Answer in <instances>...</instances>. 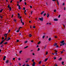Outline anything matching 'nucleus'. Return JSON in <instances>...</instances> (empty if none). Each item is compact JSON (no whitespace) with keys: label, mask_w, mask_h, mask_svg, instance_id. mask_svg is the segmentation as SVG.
<instances>
[{"label":"nucleus","mask_w":66,"mask_h":66,"mask_svg":"<svg viewBox=\"0 0 66 66\" xmlns=\"http://www.w3.org/2000/svg\"><path fill=\"white\" fill-rule=\"evenodd\" d=\"M64 42H65V40H63L60 42L62 44V45L63 46H64V45H65V43H64Z\"/></svg>","instance_id":"1"},{"label":"nucleus","mask_w":66,"mask_h":66,"mask_svg":"<svg viewBox=\"0 0 66 66\" xmlns=\"http://www.w3.org/2000/svg\"><path fill=\"white\" fill-rule=\"evenodd\" d=\"M39 19L41 21H43V18L42 17L41 18H39Z\"/></svg>","instance_id":"2"},{"label":"nucleus","mask_w":66,"mask_h":66,"mask_svg":"<svg viewBox=\"0 0 66 66\" xmlns=\"http://www.w3.org/2000/svg\"><path fill=\"white\" fill-rule=\"evenodd\" d=\"M4 42V40H2V41L1 42L0 44H1H1H2V43H3V42Z\"/></svg>","instance_id":"3"},{"label":"nucleus","mask_w":66,"mask_h":66,"mask_svg":"<svg viewBox=\"0 0 66 66\" xmlns=\"http://www.w3.org/2000/svg\"><path fill=\"white\" fill-rule=\"evenodd\" d=\"M9 60H7L6 61L5 63H6V64H7L8 63H9Z\"/></svg>","instance_id":"4"},{"label":"nucleus","mask_w":66,"mask_h":66,"mask_svg":"<svg viewBox=\"0 0 66 66\" xmlns=\"http://www.w3.org/2000/svg\"><path fill=\"white\" fill-rule=\"evenodd\" d=\"M5 58H6V56H4L3 59V60H4V61L5 60Z\"/></svg>","instance_id":"5"},{"label":"nucleus","mask_w":66,"mask_h":66,"mask_svg":"<svg viewBox=\"0 0 66 66\" xmlns=\"http://www.w3.org/2000/svg\"><path fill=\"white\" fill-rule=\"evenodd\" d=\"M22 19H21V23H22L23 25H24V23H23V22H22Z\"/></svg>","instance_id":"6"},{"label":"nucleus","mask_w":66,"mask_h":66,"mask_svg":"<svg viewBox=\"0 0 66 66\" xmlns=\"http://www.w3.org/2000/svg\"><path fill=\"white\" fill-rule=\"evenodd\" d=\"M35 62H34L32 64V66H35Z\"/></svg>","instance_id":"7"},{"label":"nucleus","mask_w":66,"mask_h":66,"mask_svg":"<svg viewBox=\"0 0 66 66\" xmlns=\"http://www.w3.org/2000/svg\"><path fill=\"white\" fill-rule=\"evenodd\" d=\"M48 58H47L46 59H45V60H44V62H46V61H47V60H48Z\"/></svg>","instance_id":"8"},{"label":"nucleus","mask_w":66,"mask_h":66,"mask_svg":"<svg viewBox=\"0 0 66 66\" xmlns=\"http://www.w3.org/2000/svg\"><path fill=\"white\" fill-rule=\"evenodd\" d=\"M54 21H57L58 20V19H54Z\"/></svg>","instance_id":"9"},{"label":"nucleus","mask_w":66,"mask_h":66,"mask_svg":"<svg viewBox=\"0 0 66 66\" xmlns=\"http://www.w3.org/2000/svg\"><path fill=\"white\" fill-rule=\"evenodd\" d=\"M10 39H11V38H8V39H7L6 40L7 41H8V40H10Z\"/></svg>","instance_id":"10"},{"label":"nucleus","mask_w":66,"mask_h":66,"mask_svg":"<svg viewBox=\"0 0 66 66\" xmlns=\"http://www.w3.org/2000/svg\"><path fill=\"white\" fill-rule=\"evenodd\" d=\"M20 30V29L19 28L18 30L16 31V32H19Z\"/></svg>","instance_id":"11"},{"label":"nucleus","mask_w":66,"mask_h":66,"mask_svg":"<svg viewBox=\"0 0 66 66\" xmlns=\"http://www.w3.org/2000/svg\"><path fill=\"white\" fill-rule=\"evenodd\" d=\"M29 37H31L32 36V35H31V34H29Z\"/></svg>","instance_id":"12"},{"label":"nucleus","mask_w":66,"mask_h":66,"mask_svg":"<svg viewBox=\"0 0 66 66\" xmlns=\"http://www.w3.org/2000/svg\"><path fill=\"white\" fill-rule=\"evenodd\" d=\"M62 57H61L60 58H59V61H61L62 60Z\"/></svg>","instance_id":"13"},{"label":"nucleus","mask_w":66,"mask_h":66,"mask_svg":"<svg viewBox=\"0 0 66 66\" xmlns=\"http://www.w3.org/2000/svg\"><path fill=\"white\" fill-rule=\"evenodd\" d=\"M45 12V11H43L41 13V14L42 15L43 14V13H44V12Z\"/></svg>","instance_id":"14"},{"label":"nucleus","mask_w":66,"mask_h":66,"mask_svg":"<svg viewBox=\"0 0 66 66\" xmlns=\"http://www.w3.org/2000/svg\"><path fill=\"white\" fill-rule=\"evenodd\" d=\"M9 11H11V10H12V8L11 7H10L9 8Z\"/></svg>","instance_id":"15"},{"label":"nucleus","mask_w":66,"mask_h":66,"mask_svg":"<svg viewBox=\"0 0 66 66\" xmlns=\"http://www.w3.org/2000/svg\"><path fill=\"white\" fill-rule=\"evenodd\" d=\"M47 18H48L49 17V14L47 13Z\"/></svg>","instance_id":"16"},{"label":"nucleus","mask_w":66,"mask_h":66,"mask_svg":"<svg viewBox=\"0 0 66 66\" xmlns=\"http://www.w3.org/2000/svg\"><path fill=\"white\" fill-rule=\"evenodd\" d=\"M56 1L57 2V3L58 5H59V3L58 2V0H56Z\"/></svg>","instance_id":"17"},{"label":"nucleus","mask_w":66,"mask_h":66,"mask_svg":"<svg viewBox=\"0 0 66 66\" xmlns=\"http://www.w3.org/2000/svg\"><path fill=\"white\" fill-rule=\"evenodd\" d=\"M54 46H56L57 45V43H56L55 44H54Z\"/></svg>","instance_id":"18"},{"label":"nucleus","mask_w":66,"mask_h":66,"mask_svg":"<svg viewBox=\"0 0 66 66\" xmlns=\"http://www.w3.org/2000/svg\"><path fill=\"white\" fill-rule=\"evenodd\" d=\"M18 17L19 18V17H20V15H20V14L18 13Z\"/></svg>","instance_id":"19"},{"label":"nucleus","mask_w":66,"mask_h":66,"mask_svg":"<svg viewBox=\"0 0 66 66\" xmlns=\"http://www.w3.org/2000/svg\"><path fill=\"white\" fill-rule=\"evenodd\" d=\"M20 9H21V7H20V6H19V9L20 10Z\"/></svg>","instance_id":"20"},{"label":"nucleus","mask_w":66,"mask_h":66,"mask_svg":"<svg viewBox=\"0 0 66 66\" xmlns=\"http://www.w3.org/2000/svg\"><path fill=\"white\" fill-rule=\"evenodd\" d=\"M48 40L49 41H50L51 40V38H50L48 39Z\"/></svg>","instance_id":"21"},{"label":"nucleus","mask_w":66,"mask_h":66,"mask_svg":"<svg viewBox=\"0 0 66 66\" xmlns=\"http://www.w3.org/2000/svg\"><path fill=\"white\" fill-rule=\"evenodd\" d=\"M41 63H42V61H40L39 63V64H40Z\"/></svg>","instance_id":"22"},{"label":"nucleus","mask_w":66,"mask_h":66,"mask_svg":"<svg viewBox=\"0 0 66 66\" xmlns=\"http://www.w3.org/2000/svg\"><path fill=\"white\" fill-rule=\"evenodd\" d=\"M13 21L15 22H16V20L15 19H14Z\"/></svg>","instance_id":"23"},{"label":"nucleus","mask_w":66,"mask_h":66,"mask_svg":"<svg viewBox=\"0 0 66 66\" xmlns=\"http://www.w3.org/2000/svg\"><path fill=\"white\" fill-rule=\"evenodd\" d=\"M64 62L63 61L62 62V65H64Z\"/></svg>","instance_id":"24"},{"label":"nucleus","mask_w":66,"mask_h":66,"mask_svg":"<svg viewBox=\"0 0 66 66\" xmlns=\"http://www.w3.org/2000/svg\"><path fill=\"white\" fill-rule=\"evenodd\" d=\"M28 47V46H27L26 47H24V49H26V48H27Z\"/></svg>","instance_id":"25"},{"label":"nucleus","mask_w":66,"mask_h":66,"mask_svg":"<svg viewBox=\"0 0 66 66\" xmlns=\"http://www.w3.org/2000/svg\"><path fill=\"white\" fill-rule=\"evenodd\" d=\"M2 11H3V9H1V10L0 11V13H1Z\"/></svg>","instance_id":"26"},{"label":"nucleus","mask_w":66,"mask_h":66,"mask_svg":"<svg viewBox=\"0 0 66 66\" xmlns=\"http://www.w3.org/2000/svg\"><path fill=\"white\" fill-rule=\"evenodd\" d=\"M10 5H9L8 6V8H10Z\"/></svg>","instance_id":"27"},{"label":"nucleus","mask_w":66,"mask_h":66,"mask_svg":"<svg viewBox=\"0 0 66 66\" xmlns=\"http://www.w3.org/2000/svg\"><path fill=\"white\" fill-rule=\"evenodd\" d=\"M40 44V42H39L38 43V45H39Z\"/></svg>","instance_id":"28"},{"label":"nucleus","mask_w":66,"mask_h":66,"mask_svg":"<svg viewBox=\"0 0 66 66\" xmlns=\"http://www.w3.org/2000/svg\"><path fill=\"white\" fill-rule=\"evenodd\" d=\"M31 59L30 58H28L27 59V60L28 61H29V60H30Z\"/></svg>","instance_id":"29"},{"label":"nucleus","mask_w":66,"mask_h":66,"mask_svg":"<svg viewBox=\"0 0 66 66\" xmlns=\"http://www.w3.org/2000/svg\"><path fill=\"white\" fill-rule=\"evenodd\" d=\"M45 36H43V37H42V38L44 39V38H45Z\"/></svg>","instance_id":"30"},{"label":"nucleus","mask_w":66,"mask_h":66,"mask_svg":"<svg viewBox=\"0 0 66 66\" xmlns=\"http://www.w3.org/2000/svg\"><path fill=\"white\" fill-rule=\"evenodd\" d=\"M21 52H22V51H21L19 52V53H21Z\"/></svg>","instance_id":"31"},{"label":"nucleus","mask_w":66,"mask_h":66,"mask_svg":"<svg viewBox=\"0 0 66 66\" xmlns=\"http://www.w3.org/2000/svg\"><path fill=\"white\" fill-rule=\"evenodd\" d=\"M7 44V42H5V43H4V44H5L6 45Z\"/></svg>","instance_id":"32"},{"label":"nucleus","mask_w":66,"mask_h":66,"mask_svg":"<svg viewBox=\"0 0 66 66\" xmlns=\"http://www.w3.org/2000/svg\"><path fill=\"white\" fill-rule=\"evenodd\" d=\"M45 15H46V13H44V14H43V16H45Z\"/></svg>","instance_id":"33"},{"label":"nucleus","mask_w":66,"mask_h":66,"mask_svg":"<svg viewBox=\"0 0 66 66\" xmlns=\"http://www.w3.org/2000/svg\"><path fill=\"white\" fill-rule=\"evenodd\" d=\"M7 34H5L4 36H5V35H6V36H7Z\"/></svg>","instance_id":"34"},{"label":"nucleus","mask_w":66,"mask_h":66,"mask_svg":"<svg viewBox=\"0 0 66 66\" xmlns=\"http://www.w3.org/2000/svg\"><path fill=\"white\" fill-rule=\"evenodd\" d=\"M60 17H61V15H59L58 16V18H60Z\"/></svg>","instance_id":"35"},{"label":"nucleus","mask_w":66,"mask_h":66,"mask_svg":"<svg viewBox=\"0 0 66 66\" xmlns=\"http://www.w3.org/2000/svg\"><path fill=\"white\" fill-rule=\"evenodd\" d=\"M33 50H30V52H33Z\"/></svg>","instance_id":"36"},{"label":"nucleus","mask_w":66,"mask_h":66,"mask_svg":"<svg viewBox=\"0 0 66 66\" xmlns=\"http://www.w3.org/2000/svg\"><path fill=\"white\" fill-rule=\"evenodd\" d=\"M32 55H35V54L34 53H33L32 54Z\"/></svg>","instance_id":"37"},{"label":"nucleus","mask_w":66,"mask_h":66,"mask_svg":"<svg viewBox=\"0 0 66 66\" xmlns=\"http://www.w3.org/2000/svg\"><path fill=\"white\" fill-rule=\"evenodd\" d=\"M40 50V48H38V51H39Z\"/></svg>","instance_id":"38"},{"label":"nucleus","mask_w":66,"mask_h":66,"mask_svg":"<svg viewBox=\"0 0 66 66\" xmlns=\"http://www.w3.org/2000/svg\"><path fill=\"white\" fill-rule=\"evenodd\" d=\"M26 66H30V65H28V64H26Z\"/></svg>","instance_id":"39"},{"label":"nucleus","mask_w":66,"mask_h":66,"mask_svg":"<svg viewBox=\"0 0 66 66\" xmlns=\"http://www.w3.org/2000/svg\"><path fill=\"white\" fill-rule=\"evenodd\" d=\"M16 41L17 42H19V40H17Z\"/></svg>","instance_id":"40"},{"label":"nucleus","mask_w":66,"mask_h":66,"mask_svg":"<svg viewBox=\"0 0 66 66\" xmlns=\"http://www.w3.org/2000/svg\"><path fill=\"white\" fill-rule=\"evenodd\" d=\"M56 48H58V47H59V46H58V45H56Z\"/></svg>","instance_id":"41"},{"label":"nucleus","mask_w":66,"mask_h":66,"mask_svg":"<svg viewBox=\"0 0 66 66\" xmlns=\"http://www.w3.org/2000/svg\"><path fill=\"white\" fill-rule=\"evenodd\" d=\"M28 43V41H26L25 42V43Z\"/></svg>","instance_id":"42"},{"label":"nucleus","mask_w":66,"mask_h":66,"mask_svg":"<svg viewBox=\"0 0 66 66\" xmlns=\"http://www.w3.org/2000/svg\"><path fill=\"white\" fill-rule=\"evenodd\" d=\"M54 60H56V57H54Z\"/></svg>","instance_id":"43"},{"label":"nucleus","mask_w":66,"mask_h":66,"mask_svg":"<svg viewBox=\"0 0 66 66\" xmlns=\"http://www.w3.org/2000/svg\"><path fill=\"white\" fill-rule=\"evenodd\" d=\"M30 7L31 9H32V6H30Z\"/></svg>","instance_id":"44"},{"label":"nucleus","mask_w":66,"mask_h":66,"mask_svg":"<svg viewBox=\"0 0 66 66\" xmlns=\"http://www.w3.org/2000/svg\"><path fill=\"white\" fill-rule=\"evenodd\" d=\"M64 52V51H62L61 52V53H63Z\"/></svg>","instance_id":"45"},{"label":"nucleus","mask_w":66,"mask_h":66,"mask_svg":"<svg viewBox=\"0 0 66 66\" xmlns=\"http://www.w3.org/2000/svg\"><path fill=\"white\" fill-rule=\"evenodd\" d=\"M10 31H11V30L10 29L8 31V33H10Z\"/></svg>","instance_id":"46"},{"label":"nucleus","mask_w":66,"mask_h":66,"mask_svg":"<svg viewBox=\"0 0 66 66\" xmlns=\"http://www.w3.org/2000/svg\"><path fill=\"white\" fill-rule=\"evenodd\" d=\"M62 5L63 6H64V5H65V3H63Z\"/></svg>","instance_id":"47"},{"label":"nucleus","mask_w":66,"mask_h":66,"mask_svg":"<svg viewBox=\"0 0 66 66\" xmlns=\"http://www.w3.org/2000/svg\"><path fill=\"white\" fill-rule=\"evenodd\" d=\"M18 60L19 61H20V58H19L18 59Z\"/></svg>","instance_id":"48"},{"label":"nucleus","mask_w":66,"mask_h":66,"mask_svg":"<svg viewBox=\"0 0 66 66\" xmlns=\"http://www.w3.org/2000/svg\"><path fill=\"white\" fill-rule=\"evenodd\" d=\"M63 26L64 28H65V25H64V24H63Z\"/></svg>","instance_id":"49"},{"label":"nucleus","mask_w":66,"mask_h":66,"mask_svg":"<svg viewBox=\"0 0 66 66\" xmlns=\"http://www.w3.org/2000/svg\"><path fill=\"white\" fill-rule=\"evenodd\" d=\"M46 48V46H44V49H45Z\"/></svg>","instance_id":"50"},{"label":"nucleus","mask_w":66,"mask_h":66,"mask_svg":"<svg viewBox=\"0 0 66 66\" xmlns=\"http://www.w3.org/2000/svg\"><path fill=\"white\" fill-rule=\"evenodd\" d=\"M56 12V10H54V12Z\"/></svg>","instance_id":"51"},{"label":"nucleus","mask_w":66,"mask_h":66,"mask_svg":"<svg viewBox=\"0 0 66 66\" xmlns=\"http://www.w3.org/2000/svg\"><path fill=\"white\" fill-rule=\"evenodd\" d=\"M47 54H48V52H46V55H47Z\"/></svg>","instance_id":"52"},{"label":"nucleus","mask_w":66,"mask_h":66,"mask_svg":"<svg viewBox=\"0 0 66 66\" xmlns=\"http://www.w3.org/2000/svg\"><path fill=\"white\" fill-rule=\"evenodd\" d=\"M15 58H13V60H15Z\"/></svg>","instance_id":"53"},{"label":"nucleus","mask_w":66,"mask_h":66,"mask_svg":"<svg viewBox=\"0 0 66 66\" xmlns=\"http://www.w3.org/2000/svg\"><path fill=\"white\" fill-rule=\"evenodd\" d=\"M56 0H52V1H53L54 2V1H56Z\"/></svg>","instance_id":"54"},{"label":"nucleus","mask_w":66,"mask_h":66,"mask_svg":"<svg viewBox=\"0 0 66 66\" xmlns=\"http://www.w3.org/2000/svg\"><path fill=\"white\" fill-rule=\"evenodd\" d=\"M55 38H57V36H55Z\"/></svg>","instance_id":"55"},{"label":"nucleus","mask_w":66,"mask_h":66,"mask_svg":"<svg viewBox=\"0 0 66 66\" xmlns=\"http://www.w3.org/2000/svg\"><path fill=\"white\" fill-rule=\"evenodd\" d=\"M24 4H25V5H27V3H26V2H25Z\"/></svg>","instance_id":"56"},{"label":"nucleus","mask_w":66,"mask_h":66,"mask_svg":"<svg viewBox=\"0 0 66 66\" xmlns=\"http://www.w3.org/2000/svg\"><path fill=\"white\" fill-rule=\"evenodd\" d=\"M13 16H14V15L12 14V15L11 17V18H13Z\"/></svg>","instance_id":"57"},{"label":"nucleus","mask_w":66,"mask_h":66,"mask_svg":"<svg viewBox=\"0 0 66 66\" xmlns=\"http://www.w3.org/2000/svg\"><path fill=\"white\" fill-rule=\"evenodd\" d=\"M55 53H57V51H55Z\"/></svg>","instance_id":"58"},{"label":"nucleus","mask_w":66,"mask_h":66,"mask_svg":"<svg viewBox=\"0 0 66 66\" xmlns=\"http://www.w3.org/2000/svg\"><path fill=\"white\" fill-rule=\"evenodd\" d=\"M34 59H33V60H32V62H34Z\"/></svg>","instance_id":"59"},{"label":"nucleus","mask_w":66,"mask_h":66,"mask_svg":"<svg viewBox=\"0 0 66 66\" xmlns=\"http://www.w3.org/2000/svg\"><path fill=\"white\" fill-rule=\"evenodd\" d=\"M4 38L3 37H2V39H4Z\"/></svg>","instance_id":"60"},{"label":"nucleus","mask_w":66,"mask_h":66,"mask_svg":"<svg viewBox=\"0 0 66 66\" xmlns=\"http://www.w3.org/2000/svg\"><path fill=\"white\" fill-rule=\"evenodd\" d=\"M3 45H2V46H1V48H2V47H3Z\"/></svg>","instance_id":"61"},{"label":"nucleus","mask_w":66,"mask_h":66,"mask_svg":"<svg viewBox=\"0 0 66 66\" xmlns=\"http://www.w3.org/2000/svg\"><path fill=\"white\" fill-rule=\"evenodd\" d=\"M31 42L32 43H33V40H31Z\"/></svg>","instance_id":"62"},{"label":"nucleus","mask_w":66,"mask_h":66,"mask_svg":"<svg viewBox=\"0 0 66 66\" xmlns=\"http://www.w3.org/2000/svg\"><path fill=\"white\" fill-rule=\"evenodd\" d=\"M25 7H24L23 8V10H25Z\"/></svg>","instance_id":"63"},{"label":"nucleus","mask_w":66,"mask_h":66,"mask_svg":"<svg viewBox=\"0 0 66 66\" xmlns=\"http://www.w3.org/2000/svg\"><path fill=\"white\" fill-rule=\"evenodd\" d=\"M26 63H28V61H26Z\"/></svg>","instance_id":"64"}]
</instances>
